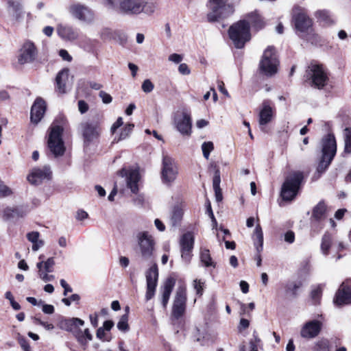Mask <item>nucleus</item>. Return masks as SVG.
Segmentation results:
<instances>
[{"mask_svg":"<svg viewBox=\"0 0 351 351\" xmlns=\"http://www.w3.org/2000/svg\"><path fill=\"white\" fill-rule=\"evenodd\" d=\"M18 341L24 351H30V346L27 340L23 336L19 335Z\"/></svg>","mask_w":351,"mask_h":351,"instance_id":"nucleus-50","label":"nucleus"},{"mask_svg":"<svg viewBox=\"0 0 351 351\" xmlns=\"http://www.w3.org/2000/svg\"><path fill=\"white\" fill-rule=\"evenodd\" d=\"M255 308V304L254 302H250L248 304V305H246L245 304H241V314L243 315H249V312L247 311V308H250V311H253Z\"/></svg>","mask_w":351,"mask_h":351,"instance_id":"nucleus-55","label":"nucleus"},{"mask_svg":"<svg viewBox=\"0 0 351 351\" xmlns=\"http://www.w3.org/2000/svg\"><path fill=\"white\" fill-rule=\"evenodd\" d=\"M213 149H214V144L211 141L204 142L202 145V154H203L204 157L206 160H208L210 154L211 152L213 151Z\"/></svg>","mask_w":351,"mask_h":351,"instance_id":"nucleus-43","label":"nucleus"},{"mask_svg":"<svg viewBox=\"0 0 351 351\" xmlns=\"http://www.w3.org/2000/svg\"><path fill=\"white\" fill-rule=\"evenodd\" d=\"M228 34L236 48H243L251 38L248 22L243 20L233 24L229 28Z\"/></svg>","mask_w":351,"mask_h":351,"instance_id":"nucleus-5","label":"nucleus"},{"mask_svg":"<svg viewBox=\"0 0 351 351\" xmlns=\"http://www.w3.org/2000/svg\"><path fill=\"white\" fill-rule=\"evenodd\" d=\"M168 59L171 62L178 64L182 60L183 57L180 54L173 53L169 56Z\"/></svg>","mask_w":351,"mask_h":351,"instance_id":"nucleus-60","label":"nucleus"},{"mask_svg":"<svg viewBox=\"0 0 351 351\" xmlns=\"http://www.w3.org/2000/svg\"><path fill=\"white\" fill-rule=\"evenodd\" d=\"M57 32L62 39L66 40H75L79 36L77 29L66 25H59L57 27Z\"/></svg>","mask_w":351,"mask_h":351,"instance_id":"nucleus-27","label":"nucleus"},{"mask_svg":"<svg viewBox=\"0 0 351 351\" xmlns=\"http://www.w3.org/2000/svg\"><path fill=\"white\" fill-rule=\"evenodd\" d=\"M80 128L86 144L95 141L100 135L101 129L97 121H83L80 123Z\"/></svg>","mask_w":351,"mask_h":351,"instance_id":"nucleus-11","label":"nucleus"},{"mask_svg":"<svg viewBox=\"0 0 351 351\" xmlns=\"http://www.w3.org/2000/svg\"><path fill=\"white\" fill-rule=\"evenodd\" d=\"M37 56V49L34 44L29 41H25L19 51L17 57L20 64H28L34 62Z\"/></svg>","mask_w":351,"mask_h":351,"instance_id":"nucleus-16","label":"nucleus"},{"mask_svg":"<svg viewBox=\"0 0 351 351\" xmlns=\"http://www.w3.org/2000/svg\"><path fill=\"white\" fill-rule=\"evenodd\" d=\"M306 76L310 86L318 90L324 89L329 81L328 69L323 64H310L306 71Z\"/></svg>","mask_w":351,"mask_h":351,"instance_id":"nucleus-3","label":"nucleus"},{"mask_svg":"<svg viewBox=\"0 0 351 351\" xmlns=\"http://www.w3.org/2000/svg\"><path fill=\"white\" fill-rule=\"evenodd\" d=\"M332 243V237L330 234L326 233L324 234L322 243H321V250L324 255H327L328 254V250L330 247Z\"/></svg>","mask_w":351,"mask_h":351,"instance_id":"nucleus-39","label":"nucleus"},{"mask_svg":"<svg viewBox=\"0 0 351 351\" xmlns=\"http://www.w3.org/2000/svg\"><path fill=\"white\" fill-rule=\"evenodd\" d=\"M301 282H291L287 285V291L291 292L293 295H295L297 290L301 287Z\"/></svg>","mask_w":351,"mask_h":351,"instance_id":"nucleus-52","label":"nucleus"},{"mask_svg":"<svg viewBox=\"0 0 351 351\" xmlns=\"http://www.w3.org/2000/svg\"><path fill=\"white\" fill-rule=\"evenodd\" d=\"M254 244L258 252H261L263 250V233L262 228L259 224L256 225L254 235H253Z\"/></svg>","mask_w":351,"mask_h":351,"instance_id":"nucleus-31","label":"nucleus"},{"mask_svg":"<svg viewBox=\"0 0 351 351\" xmlns=\"http://www.w3.org/2000/svg\"><path fill=\"white\" fill-rule=\"evenodd\" d=\"M11 193V190L7 186L0 182V197H5Z\"/></svg>","mask_w":351,"mask_h":351,"instance_id":"nucleus-57","label":"nucleus"},{"mask_svg":"<svg viewBox=\"0 0 351 351\" xmlns=\"http://www.w3.org/2000/svg\"><path fill=\"white\" fill-rule=\"evenodd\" d=\"M38 277L44 282H50L55 279V276L53 275L49 274V273H46L45 271H40L38 272Z\"/></svg>","mask_w":351,"mask_h":351,"instance_id":"nucleus-51","label":"nucleus"},{"mask_svg":"<svg viewBox=\"0 0 351 351\" xmlns=\"http://www.w3.org/2000/svg\"><path fill=\"white\" fill-rule=\"evenodd\" d=\"M9 12L12 14L13 19L19 21L23 16L22 6L20 3L17 1H8Z\"/></svg>","mask_w":351,"mask_h":351,"instance_id":"nucleus-33","label":"nucleus"},{"mask_svg":"<svg viewBox=\"0 0 351 351\" xmlns=\"http://www.w3.org/2000/svg\"><path fill=\"white\" fill-rule=\"evenodd\" d=\"M175 283L176 280L173 278H168L161 288L160 302L164 308L167 306Z\"/></svg>","mask_w":351,"mask_h":351,"instance_id":"nucleus-25","label":"nucleus"},{"mask_svg":"<svg viewBox=\"0 0 351 351\" xmlns=\"http://www.w3.org/2000/svg\"><path fill=\"white\" fill-rule=\"evenodd\" d=\"M200 258L201 261L206 267H215V263L213 261L208 250H202L200 253Z\"/></svg>","mask_w":351,"mask_h":351,"instance_id":"nucleus-38","label":"nucleus"},{"mask_svg":"<svg viewBox=\"0 0 351 351\" xmlns=\"http://www.w3.org/2000/svg\"><path fill=\"white\" fill-rule=\"evenodd\" d=\"M117 36L121 37V43H125L127 40L125 34L119 32H112L109 29H104L100 32V37L103 40L114 39Z\"/></svg>","mask_w":351,"mask_h":351,"instance_id":"nucleus-36","label":"nucleus"},{"mask_svg":"<svg viewBox=\"0 0 351 351\" xmlns=\"http://www.w3.org/2000/svg\"><path fill=\"white\" fill-rule=\"evenodd\" d=\"M293 22L296 30L300 33L308 32L313 25V21L306 10L300 8H295L293 10Z\"/></svg>","mask_w":351,"mask_h":351,"instance_id":"nucleus-13","label":"nucleus"},{"mask_svg":"<svg viewBox=\"0 0 351 351\" xmlns=\"http://www.w3.org/2000/svg\"><path fill=\"white\" fill-rule=\"evenodd\" d=\"M344 141H345V149L344 151L346 153H351V128H346L344 130Z\"/></svg>","mask_w":351,"mask_h":351,"instance_id":"nucleus-42","label":"nucleus"},{"mask_svg":"<svg viewBox=\"0 0 351 351\" xmlns=\"http://www.w3.org/2000/svg\"><path fill=\"white\" fill-rule=\"evenodd\" d=\"M186 288L185 285H180L178 287L172 306V316L178 319L185 313L186 303Z\"/></svg>","mask_w":351,"mask_h":351,"instance_id":"nucleus-9","label":"nucleus"},{"mask_svg":"<svg viewBox=\"0 0 351 351\" xmlns=\"http://www.w3.org/2000/svg\"><path fill=\"white\" fill-rule=\"evenodd\" d=\"M136 239L142 258H151L156 246V241L152 234L147 231H140L136 233Z\"/></svg>","mask_w":351,"mask_h":351,"instance_id":"nucleus-8","label":"nucleus"},{"mask_svg":"<svg viewBox=\"0 0 351 351\" xmlns=\"http://www.w3.org/2000/svg\"><path fill=\"white\" fill-rule=\"evenodd\" d=\"M285 241L289 243H293L295 241V234L292 231H288L285 234Z\"/></svg>","mask_w":351,"mask_h":351,"instance_id":"nucleus-64","label":"nucleus"},{"mask_svg":"<svg viewBox=\"0 0 351 351\" xmlns=\"http://www.w3.org/2000/svg\"><path fill=\"white\" fill-rule=\"evenodd\" d=\"M178 71L182 75H189L191 73L189 66L185 63H182L179 65Z\"/></svg>","mask_w":351,"mask_h":351,"instance_id":"nucleus-62","label":"nucleus"},{"mask_svg":"<svg viewBox=\"0 0 351 351\" xmlns=\"http://www.w3.org/2000/svg\"><path fill=\"white\" fill-rule=\"evenodd\" d=\"M178 169L174 160L169 156H163L161 171L162 180L165 184H171L177 177Z\"/></svg>","mask_w":351,"mask_h":351,"instance_id":"nucleus-14","label":"nucleus"},{"mask_svg":"<svg viewBox=\"0 0 351 351\" xmlns=\"http://www.w3.org/2000/svg\"><path fill=\"white\" fill-rule=\"evenodd\" d=\"M320 20L323 21L328 25H332L335 23L333 16L327 10H320L317 12Z\"/></svg>","mask_w":351,"mask_h":351,"instance_id":"nucleus-41","label":"nucleus"},{"mask_svg":"<svg viewBox=\"0 0 351 351\" xmlns=\"http://www.w3.org/2000/svg\"><path fill=\"white\" fill-rule=\"evenodd\" d=\"M313 351H330L329 341L326 339H321L315 342Z\"/></svg>","mask_w":351,"mask_h":351,"instance_id":"nucleus-40","label":"nucleus"},{"mask_svg":"<svg viewBox=\"0 0 351 351\" xmlns=\"http://www.w3.org/2000/svg\"><path fill=\"white\" fill-rule=\"evenodd\" d=\"M99 45L97 39L90 38H84L80 43V47L88 53H95Z\"/></svg>","mask_w":351,"mask_h":351,"instance_id":"nucleus-30","label":"nucleus"},{"mask_svg":"<svg viewBox=\"0 0 351 351\" xmlns=\"http://www.w3.org/2000/svg\"><path fill=\"white\" fill-rule=\"evenodd\" d=\"M278 64L275 49L271 46L268 47L264 51L260 61L261 71L267 76H272L277 73Z\"/></svg>","mask_w":351,"mask_h":351,"instance_id":"nucleus-7","label":"nucleus"},{"mask_svg":"<svg viewBox=\"0 0 351 351\" xmlns=\"http://www.w3.org/2000/svg\"><path fill=\"white\" fill-rule=\"evenodd\" d=\"M337 152L336 140L333 134H328L322 140V157L317 166V171L323 173L328 167Z\"/></svg>","mask_w":351,"mask_h":351,"instance_id":"nucleus-2","label":"nucleus"},{"mask_svg":"<svg viewBox=\"0 0 351 351\" xmlns=\"http://www.w3.org/2000/svg\"><path fill=\"white\" fill-rule=\"evenodd\" d=\"M334 303L338 306L351 304V281L342 282L336 293Z\"/></svg>","mask_w":351,"mask_h":351,"instance_id":"nucleus-20","label":"nucleus"},{"mask_svg":"<svg viewBox=\"0 0 351 351\" xmlns=\"http://www.w3.org/2000/svg\"><path fill=\"white\" fill-rule=\"evenodd\" d=\"M134 126V124H127L122 130L119 140L126 138L133 130Z\"/></svg>","mask_w":351,"mask_h":351,"instance_id":"nucleus-47","label":"nucleus"},{"mask_svg":"<svg viewBox=\"0 0 351 351\" xmlns=\"http://www.w3.org/2000/svg\"><path fill=\"white\" fill-rule=\"evenodd\" d=\"M261 339L258 337L256 332H253V338L250 339V351H258V347L261 343Z\"/></svg>","mask_w":351,"mask_h":351,"instance_id":"nucleus-45","label":"nucleus"},{"mask_svg":"<svg viewBox=\"0 0 351 351\" xmlns=\"http://www.w3.org/2000/svg\"><path fill=\"white\" fill-rule=\"evenodd\" d=\"M69 12L71 14L77 19L89 23L93 20V14L91 10L86 6L76 3L73 4L69 7Z\"/></svg>","mask_w":351,"mask_h":351,"instance_id":"nucleus-19","label":"nucleus"},{"mask_svg":"<svg viewBox=\"0 0 351 351\" xmlns=\"http://www.w3.org/2000/svg\"><path fill=\"white\" fill-rule=\"evenodd\" d=\"M205 282L202 280L195 279L193 282V287L196 291V294L201 296L204 292Z\"/></svg>","mask_w":351,"mask_h":351,"instance_id":"nucleus-44","label":"nucleus"},{"mask_svg":"<svg viewBox=\"0 0 351 351\" xmlns=\"http://www.w3.org/2000/svg\"><path fill=\"white\" fill-rule=\"evenodd\" d=\"M78 109H79V111L82 114H84V113H85V112H86L88 111V105L84 101L80 100L78 101Z\"/></svg>","mask_w":351,"mask_h":351,"instance_id":"nucleus-61","label":"nucleus"},{"mask_svg":"<svg viewBox=\"0 0 351 351\" xmlns=\"http://www.w3.org/2000/svg\"><path fill=\"white\" fill-rule=\"evenodd\" d=\"M303 180V174L297 171L287 177L281 190V196L284 200H292L297 195Z\"/></svg>","mask_w":351,"mask_h":351,"instance_id":"nucleus-6","label":"nucleus"},{"mask_svg":"<svg viewBox=\"0 0 351 351\" xmlns=\"http://www.w3.org/2000/svg\"><path fill=\"white\" fill-rule=\"evenodd\" d=\"M128 321V315H122L117 324L118 329L119 330L123 331V332L128 331L129 329Z\"/></svg>","mask_w":351,"mask_h":351,"instance_id":"nucleus-46","label":"nucleus"},{"mask_svg":"<svg viewBox=\"0 0 351 351\" xmlns=\"http://www.w3.org/2000/svg\"><path fill=\"white\" fill-rule=\"evenodd\" d=\"M121 176H126L127 186L131 191L136 193L138 191V182L140 180V175L138 169H130L128 172L125 169L120 171Z\"/></svg>","mask_w":351,"mask_h":351,"instance_id":"nucleus-24","label":"nucleus"},{"mask_svg":"<svg viewBox=\"0 0 351 351\" xmlns=\"http://www.w3.org/2000/svg\"><path fill=\"white\" fill-rule=\"evenodd\" d=\"M174 124L181 134L187 136H191L192 132V120L189 113L182 112L180 115H177L174 119Z\"/></svg>","mask_w":351,"mask_h":351,"instance_id":"nucleus-18","label":"nucleus"},{"mask_svg":"<svg viewBox=\"0 0 351 351\" xmlns=\"http://www.w3.org/2000/svg\"><path fill=\"white\" fill-rule=\"evenodd\" d=\"M220 182H221L220 173H219V171L217 170L215 171L214 177H213V189H218V188L220 187Z\"/></svg>","mask_w":351,"mask_h":351,"instance_id":"nucleus-54","label":"nucleus"},{"mask_svg":"<svg viewBox=\"0 0 351 351\" xmlns=\"http://www.w3.org/2000/svg\"><path fill=\"white\" fill-rule=\"evenodd\" d=\"M147 291L145 299L147 301L151 300L155 295L158 278V269L156 264H154L145 274Z\"/></svg>","mask_w":351,"mask_h":351,"instance_id":"nucleus-17","label":"nucleus"},{"mask_svg":"<svg viewBox=\"0 0 351 351\" xmlns=\"http://www.w3.org/2000/svg\"><path fill=\"white\" fill-rule=\"evenodd\" d=\"M69 70L68 69H64L58 73L56 77V88L58 93H65L66 92V82L69 80Z\"/></svg>","mask_w":351,"mask_h":351,"instance_id":"nucleus-28","label":"nucleus"},{"mask_svg":"<svg viewBox=\"0 0 351 351\" xmlns=\"http://www.w3.org/2000/svg\"><path fill=\"white\" fill-rule=\"evenodd\" d=\"M99 97L102 99L103 103L106 104H108L112 102V97L108 93L101 90L99 94Z\"/></svg>","mask_w":351,"mask_h":351,"instance_id":"nucleus-56","label":"nucleus"},{"mask_svg":"<svg viewBox=\"0 0 351 351\" xmlns=\"http://www.w3.org/2000/svg\"><path fill=\"white\" fill-rule=\"evenodd\" d=\"M141 88L143 92L149 93L154 90V86L149 80L147 79L143 81Z\"/></svg>","mask_w":351,"mask_h":351,"instance_id":"nucleus-49","label":"nucleus"},{"mask_svg":"<svg viewBox=\"0 0 351 351\" xmlns=\"http://www.w3.org/2000/svg\"><path fill=\"white\" fill-rule=\"evenodd\" d=\"M82 334L84 341L79 342L80 344L85 345L93 339V336L88 328H86L84 330H82Z\"/></svg>","mask_w":351,"mask_h":351,"instance_id":"nucleus-53","label":"nucleus"},{"mask_svg":"<svg viewBox=\"0 0 351 351\" xmlns=\"http://www.w3.org/2000/svg\"><path fill=\"white\" fill-rule=\"evenodd\" d=\"M60 283L62 287L64 289L63 295L64 296L67 295L68 293H71L73 291L72 288L67 284V282L64 279H61Z\"/></svg>","mask_w":351,"mask_h":351,"instance_id":"nucleus-58","label":"nucleus"},{"mask_svg":"<svg viewBox=\"0 0 351 351\" xmlns=\"http://www.w3.org/2000/svg\"><path fill=\"white\" fill-rule=\"evenodd\" d=\"M180 246L182 250V257L189 261L190 260V253L193 248L194 244V237L193 234L188 232L183 234L182 237L180 241Z\"/></svg>","mask_w":351,"mask_h":351,"instance_id":"nucleus-23","label":"nucleus"},{"mask_svg":"<svg viewBox=\"0 0 351 351\" xmlns=\"http://www.w3.org/2000/svg\"><path fill=\"white\" fill-rule=\"evenodd\" d=\"M228 0H208L207 19L209 22H215L226 18L234 12L233 5L228 3Z\"/></svg>","mask_w":351,"mask_h":351,"instance_id":"nucleus-4","label":"nucleus"},{"mask_svg":"<svg viewBox=\"0 0 351 351\" xmlns=\"http://www.w3.org/2000/svg\"><path fill=\"white\" fill-rule=\"evenodd\" d=\"M84 325V322L77 317L62 319L59 323V327L64 330L71 332L78 342L84 340L80 326Z\"/></svg>","mask_w":351,"mask_h":351,"instance_id":"nucleus-12","label":"nucleus"},{"mask_svg":"<svg viewBox=\"0 0 351 351\" xmlns=\"http://www.w3.org/2000/svg\"><path fill=\"white\" fill-rule=\"evenodd\" d=\"M55 265V261L53 257L47 258L45 261H40L37 263L36 267L38 268V272L40 271H45L46 273H51L53 271V267Z\"/></svg>","mask_w":351,"mask_h":351,"instance_id":"nucleus-34","label":"nucleus"},{"mask_svg":"<svg viewBox=\"0 0 351 351\" xmlns=\"http://www.w3.org/2000/svg\"><path fill=\"white\" fill-rule=\"evenodd\" d=\"M46 111L45 101L40 97H38L31 108V121L37 124L43 117Z\"/></svg>","mask_w":351,"mask_h":351,"instance_id":"nucleus-22","label":"nucleus"},{"mask_svg":"<svg viewBox=\"0 0 351 351\" xmlns=\"http://www.w3.org/2000/svg\"><path fill=\"white\" fill-rule=\"evenodd\" d=\"M39 236L40 234L38 232H31L27 234V238L33 243L39 240Z\"/></svg>","mask_w":351,"mask_h":351,"instance_id":"nucleus-59","label":"nucleus"},{"mask_svg":"<svg viewBox=\"0 0 351 351\" xmlns=\"http://www.w3.org/2000/svg\"><path fill=\"white\" fill-rule=\"evenodd\" d=\"M123 119L122 117H119L117 120L112 124L110 130L112 134L115 132V131L123 125Z\"/></svg>","mask_w":351,"mask_h":351,"instance_id":"nucleus-63","label":"nucleus"},{"mask_svg":"<svg viewBox=\"0 0 351 351\" xmlns=\"http://www.w3.org/2000/svg\"><path fill=\"white\" fill-rule=\"evenodd\" d=\"M274 113V109L267 102H264L259 112L258 123L261 130H263V127L271 121Z\"/></svg>","mask_w":351,"mask_h":351,"instance_id":"nucleus-26","label":"nucleus"},{"mask_svg":"<svg viewBox=\"0 0 351 351\" xmlns=\"http://www.w3.org/2000/svg\"><path fill=\"white\" fill-rule=\"evenodd\" d=\"M322 322L313 319L306 322L300 330V335L304 339H313L316 337L322 328Z\"/></svg>","mask_w":351,"mask_h":351,"instance_id":"nucleus-21","label":"nucleus"},{"mask_svg":"<svg viewBox=\"0 0 351 351\" xmlns=\"http://www.w3.org/2000/svg\"><path fill=\"white\" fill-rule=\"evenodd\" d=\"M109 3L117 6L119 12L127 15L141 13V0H108Z\"/></svg>","mask_w":351,"mask_h":351,"instance_id":"nucleus-10","label":"nucleus"},{"mask_svg":"<svg viewBox=\"0 0 351 351\" xmlns=\"http://www.w3.org/2000/svg\"><path fill=\"white\" fill-rule=\"evenodd\" d=\"M80 296L78 294H73L69 298L62 299V302L67 306H69L72 302L78 303Z\"/></svg>","mask_w":351,"mask_h":351,"instance_id":"nucleus-48","label":"nucleus"},{"mask_svg":"<svg viewBox=\"0 0 351 351\" xmlns=\"http://www.w3.org/2000/svg\"><path fill=\"white\" fill-rule=\"evenodd\" d=\"M65 123V118L60 116L55 119L49 129L47 147L55 157L62 156L65 152L62 137Z\"/></svg>","mask_w":351,"mask_h":351,"instance_id":"nucleus-1","label":"nucleus"},{"mask_svg":"<svg viewBox=\"0 0 351 351\" xmlns=\"http://www.w3.org/2000/svg\"><path fill=\"white\" fill-rule=\"evenodd\" d=\"M247 18L249 20L248 23H250L252 26L257 30L262 29L265 25L264 21L256 11L249 13Z\"/></svg>","mask_w":351,"mask_h":351,"instance_id":"nucleus-32","label":"nucleus"},{"mask_svg":"<svg viewBox=\"0 0 351 351\" xmlns=\"http://www.w3.org/2000/svg\"><path fill=\"white\" fill-rule=\"evenodd\" d=\"M185 204L183 202L178 203L173 207L170 217L171 223L173 226H178L182 219Z\"/></svg>","mask_w":351,"mask_h":351,"instance_id":"nucleus-29","label":"nucleus"},{"mask_svg":"<svg viewBox=\"0 0 351 351\" xmlns=\"http://www.w3.org/2000/svg\"><path fill=\"white\" fill-rule=\"evenodd\" d=\"M141 13L143 12L146 14H152L156 9V4L152 1H147L146 0H141Z\"/></svg>","mask_w":351,"mask_h":351,"instance_id":"nucleus-37","label":"nucleus"},{"mask_svg":"<svg viewBox=\"0 0 351 351\" xmlns=\"http://www.w3.org/2000/svg\"><path fill=\"white\" fill-rule=\"evenodd\" d=\"M327 211L326 205L324 202L321 201L313 208L312 216L315 219L319 220L326 217Z\"/></svg>","mask_w":351,"mask_h":351,"instance_id":"nucleus-35","label":"nucleus"},{"mask_svg":"<svg viewBox=\"0 0 351 351\" xmlns=\"http://www.w3.org/2000/svg\"><path fill=\"white\" fill-rule=\"evenodd\" d=\"M52 172L48 165L33 168L28 174L27 179L32 185H38L51 179Z\"/></svg>","mask_w":351,"mask_h":351,"instance_id":"nucleus-15","label":"nucleus"}]
</instances>
